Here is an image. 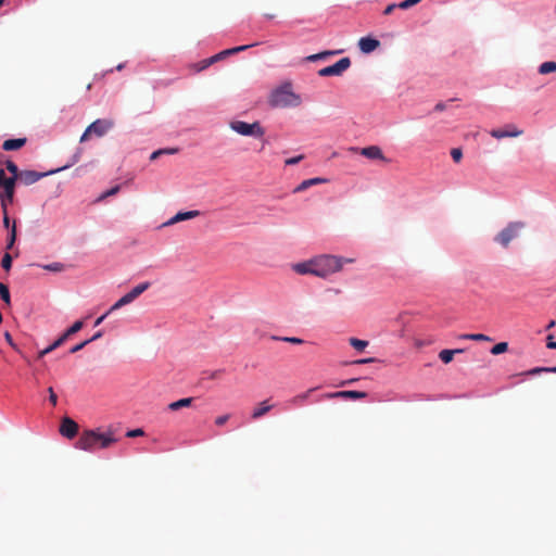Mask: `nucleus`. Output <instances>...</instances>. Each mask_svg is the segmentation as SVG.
Masks as SVG:
<instances>
[{"mask_svg": "<svg viewBox=\"0 0 556 556\" xmlns=\"http://www.w3.org/2000/svg\"><path fill=\"white\" fill-rule=\"evenodd\" d=\"M451 156L453 159V161L455 163H459L462 161V157H463V152H462V149L459 148H454L451 150Z\"/></svg>", "mask_w": 556, "mask_h": 556, "instance_id": "obj_37", "label": "nucleus"}, {"mask_svg": "<svg viewBox=\"0 0 556 556\" xmlns=\"http://www.w3.org/2000/svg\"><path fill=\"white\" fill-rule=\"evenodd\" d=\"M371 362H374V358L359 359V361H356L355 363L356 364H366V363H371Z\"/></svg>", "mask_w": 556, "mask_h": 556, "instance_id": "obj_63", "label": "nucleus"}, {"mask_svg": "<svg viewBox=\"0 0 556 556\" xmlns=\"http://www.w3.org/2000/svg\"><path fill=\"white\" fill-rule=\"evenodd\" d=\"M112 312H110V309L101 315L99 318H97V320L94 321V326L98 327L99 325H101L103 323V320L108 317L109 314H111Z\"/></svg>", "mask_w": 556, "mask_h": 556, "instance_id": "obj_53", "label": "nucleus"}, {"mask_svg": "<svg viewBox=\"0 0 556 556\" xmlns=\"http://www.w3.org/2000/svg\"><path fill=\"white\" fill-rule=\"evenodd\" d=\"M42 268L46 270H49V271L59 273V271H63L65 269V265L60 262H54L51 264L43 265Z\"/></svg>", "mask_w": 556, "mask_h": 556, "instance_id": "obj_28", "label": "nucleus"}, {"mask_svg": "<svg viewBox=\"0 0 556 556\" xmlns=\"http://www.w3.org/2000/svg\"><path fill=\"white\" fill-rule=\"evenodd\" d=\"M508 349V344L507 342H500L497 344H495L492 349H491V353L494 354V355H498V354H502L504 352H506Z\"/></svg>", "mask_w": 556, "mask_h": 556, "instance_id": "obj_32", "label": "nucleus"}, {"mask_svg": "<svg viewBox=\"0 0 556 556\" xmlns=\"http://www.w3.org/2000/svg\"><path fill=\"white\" fill-rule=\"evenodd\" d=\"M17 184V179L10 176L8 177L5 174V170L3 168H0V189H15Z\"/></svg>", "mask_w": 556, "mask_h": 556, "instance_id": "obj_16", "label": "nucleus"}, {"mask_svg": "<svg viewBox=\"0 0 556 556\" xmlns=\"http://www.w3.org/2000/svg\"><path fill=\"white\" fill-rule=\"evenodd\" d=\"M523 228L525 224L521 222L510 223L497 236L494 237V241L500 243L503 248H507L511 240L519 237Z\"/></svg>", "mask_w": 556, "mask_h": 556, "instance_id": "obj_5", "label": "nucleus"}, {"mask_svg": "<svg viewBox=\"0 0 556 556\" xmlns=\"http://www.w3.org/2000/svg\"><path fill=\"white\" fill-rule=\"evenodd\" d=\"M273 340H276V341H283V342H288V343H292V344H302L304 343V341L300 338H296V337H277V336H274L271 337Z\"/></svg>", "mask_w": 556, "mask_h": 556, "instance_id": "obj_29", "label": "nucleus"}, {"mask_svg": "<svg viewBox=\"0 0 556 556\" xmlns=\"http://www.w3.org/2000/svg\"><path fill=\"white\" fill-rule=\"evenodd\" d=\"M116 441L111 429L105 433H101L98 430H85L79 435L76 447L91 452L96 448H106Z\"/></svg>", "mask_w": 556, "mask_h": 556, "instance_id": "obj_1", "label": "nucleus"}, {"mask_svg": "<svg viewBox=\"0 0 556 556\" xmlns=\"http://www.w3.org/2000/svg\"><path fill=\"white\" fill-rule=\"evenodd\" d=\"M396 8H399V4L396 3H392V4H389L384 11H383V14L384 15H390Z\"/></svg>", "mask_w": 556, "mask_h": 556, "instance_id": "obj_51", "label": "nucleus"}, {"mask_svg": "<svg viewBox=\"0 0 556 556\" xmlns=\"http://www.w3.org/2000/svg\"><path fill=\"white\" fill-rule=\"evenodd\" d=\"M3 213V225L5 228H10V218H9V214H8V211H2Z\"/></svg>", "mask_w": 556, "mask_h": 556, "instance_id": "obj_54", "label": "nucleus"}, {"mask_svg": "<svg viewBox=\"0 0 556 556\" xmlns=\"http://www.w3.org/2000/svg\"><path fill=\"white\" fill-rule=\"evenodd\" d=\"M523 134V130L519 129L514 124H507L503 128L493 129L490 135L496 139H503L508 137H519Z\"/></svg>", "mask_w": 556, "mask_h": 556, "instance_id": "obj_9", "label": "nucleus"}, {"mask_svg": "<svg viewBox=\"0 0 556 556\" xmlns=\"http://www.w3.org/2000/svg\"><path fill=\"white\" fill-rule=\"evenodd\" d=\"M150 287V282H142L132 288L128 293L123 295L118 301H116L110 308V312H114L119 309L121 307L130 304L134 302L139 295H141L146 290Z\"/></svg>", "mask_w": 556, "mask_h": 556, "instance_id": "obj_7", "label": "nucleus"}, {"mask_svg": "<svg viewBox=\"0 0 556 556\" xmlns=\"http://www.w3.org/2000/svg\"><path fill=\"white\" fill-rule=\"evenodd\" d=\"M303 159H304V155H302V154L301 155H296V156L287 159L285 161V164L286 165H295V164L300 163Z\"/></svg>", "mask_w": 556, "mask_h": 556, "instance_id": "obj_42", "label": "nucleus"}, {"mask_svg": "<svg viewBox=\"0 0 556 556\" xmlns=\"http://www.w3.org/2000/svg\"><path fill=\"white\" fill-rule=\"evenodd\" d=\"M84 327V321L83 320H77L75 321L66 331H67V334H75L76 332L80 331Z\"/></svg>", "mask_w": 556, "mask_h": 556, "instance_id": "obj_35", "label": "nucleus"}, {"mask_svg": "<svg viewBox=\"0 0 556 556\" xmlns=\"http://www.w3.org/2000/svg\"><path fill=\"white\" fill-rule=\"evenodd\" d=\"M224 53H226L227 55H231V54H236L237 50H236V48H230V49L224 50Z\"/></svg>", "mask_w": 556, "mask_h": 556, "instance_id": "obj_61", "label": "nucleus"}, {"mask_svg": "<svg viewBox=\"0 0 556 556\" xmlns=\"http://www.w3.org/2000/svg\"><path fill=\"white\" fill-rule=\"evenodd\" d=\"M421 0H404L401 3H399V8L406 10L412 8L413 5L419 3Z\"/></svg>", "mask_w": 556, "mask_h": 556, "instance_id": "obj_39", "label": "nucleus"}, {"mask_svg": "<svg viewBox=\"0 0 556 556\" xmlns=\"http://www.w3.org/2000/svg\"><path fill=\"white\" fill-rule=\"evenodd\" d=\"M121 187L119 186H115L111 189H109L108 191L103 192L100 197H99V200H103L108 197H111V195H114L116 194L118 191H119Z\"/></svg>", "mask_w": 556, "mask_h": 556, "instance_id": "obj_38", "label": "nucleus"}, {"mask_svg": "<svg viewBox=\"0 0 556 556\" xmlns=\"http://www.w3.org/2000/svg\"><path fill=\"white\" fill-rule=\"evenodd\" d=\"M352 258H343L334 255H319L313 258L314 276L326 278L329 275L340 271L344 263H352Z\"/></svg>", "mask_w": 556, "mask_h": 556, "instance_id": "obj_2", "label": "nucleus"}, {"mask_svg": "<svg viewBox=\"0 0 556 556\" xmlns=\"http://www.w3.org/2000/svg\"><path fill=\"white\" fill-rule=\"evenodd\" d=\"M162 154H163V151H161V150L154 151V152L151 154L150 160H152V161H153V160H156V159H157L160 155H162Z\"/></svg>", "mask_w": 556, "mask_h": 556, "instance_id": "obj_59", "label": "nucleus"}, {"mask_svg": "<svg viewBox=\"0 0 556 556\" xmlns=\"http://www.w3.org/2000/svg\"><path fill=\"white\" fill-rule=\"evenodd\" d=\"M328 291H329V292H332V293H333V294H336V295L341 294V290H340V289H338V288H332V289H329Z\"/></svg>", "mask_w": 556, "mask_h": 556, "instance_id": "obj_64", "label": "nucleus"}, {"mask_svg": "<svg viewBox=\"0 0 556 556\" xmlns=\"http://www.w3.org/2000/svg\"><path fill=\"white\" fill-rule=\"evenodd\" d=\"M55 349H58V346H54V342L52 344H50L48 348L43 349L42 351H40L37 355V358L40 359L42 358L45 355L51 353L52 351H54Z\"/></svg>", "mask_w": 556, "mask_h": 556, "instance_id": "obj_40", "label": "nucleus"}, {"mask_svg": "<svg viewBox=\"0 0 556 556\" xmlns=\"http://www.w3.org/2000/svg\"><path fill=\"white\" fill-rule=\"evenodd\" d=\"M163 151V154H174L178 152V149H161Z\"/></svg>", "mask_w": 556, "mask_h": 556, "instance_id": "obj_60", "label": "nucleus"}, {"mask_svg": "<svg viewBox=\"0 0 556 556\" xmlns=\"http://www.w3.org/2000/svg\"><path fill=\"white\" fill-rule=\"evenodd\" d=\"M257 43H252V45H244V46H238V47H235L236 50H237V53L241 52V51H245L248 50L249 48L251 47H254L256 46Z\"/></svg>", "mask_w": 556, "mask_h": 556, "instance_id": "obj_55", "label": "nucleus"}, {"mask_svg": "<svg viewBox=\"0 0 556 556\" xmlns=\"http://www.w3.org/2000/svg\"><path fill=\"white\" fill-rule=\"evenodd\" d=\"M349 342L355 350L359 352L364 351L368 346V341L357 338H350Z\"/></svg>", "mask_w": 556, "mask_h": 556, "instance_id": "obj_26", "label": "nucleus"}, {"mask_svg": "<svg viewBox=\"0 0 556 556\" xmlns=\"http://www.w3.org/2000/svg\"><path fill=\"white\" fill-rule=\"evenodd\" d=\"M193 400H194L193 397H185V399H180L178 401L172 402L170 404H168V409L175 412V410H178L184 407H189V406H191Z\"/></svg>", "mask_w": 556, "mask_h": 556, "instance_id": "obj_22", "label": "nucleus"}, {"mask_svg": "<svg viewBox=\"0 0 556 556\" xmlns=\"http://www.w3.org/2000/svg\"><path fill=\"white\" fill-rule=\"evenodd\" d=\"M0 296L5 304L10 305V291L8 286L4 285L3 282H0Z\"/></svg>", "mask_w": 556, "mask_h": 556, "instance_id": "obj_30", "label": "nucleus"}, {"mask_svg": "<svg viewBox=\"0 0 556 556\" xmlns=\"http://www.w3.org/2000/svg\"><path fill=\"white\" fill-rule=\"evenodd\" d=\"M351 66V60L349 58H342L334 64L326 66L318 71V75L321 77L326 76H340Z\"/></svg>", "mask_w": 556, "mask_h": 556, "instance_id": "obj_8", "label": "nucleus"}, {"mask_svg": "<svg viewBox=\"0 0 556 556\" xmlns=\"http://www.w3.org/2000/svg\"><path fill=\"white\" fill-rule=\"evenodd\" d=\"M5 168L11 173V176L18 179V176L22 170L18 169L17 165L12 161L5 162Z\"/></svg>", "mask_w": 556, "mask_h": 556, "instance_id": "obj_27", "label": "nucleus"}, {"mask_svg": "<svg viewBox=\"0 0 556 556\" xmlns=\"http://www.w3.org/2000/svg\"><path fill=\"white\" fill-rule=\"evenodd\" d=\"M325 396L328 399L362 400L367 396V393L363 392V391L349 390V391H338V392L329 393V394H326Z\"/></svg>", "mask_w": 556, "mask_h": 556, "instance_id": "obj_12", "label": "nucleus"}, {"mask_svg": "<svg viewBox=\"0 0 556 556\" xmlns=\"http://www.w3.org/2000/svg\"><path fill=\"white\" fill-rule=\"evenodd\" d=\"M26 138L8 139L2 143L4 151H14L23 148L26 144Z\"/></svg>", "mask_w": 556, "mask_h": 556, "instance_id": "obj_18", "label": "nucleus"}, {"mask_svg": "<svg viewBox=\"0 0 556 556\" xmlns=\"http://www.w3.org/2000/svg\"><path fill=\"white\" fill-rule=\"evenodd\" d=\"M70 337L71 334H67V331H65L59 339L54 341V346H61Z\"/></svg>", "mask_w": 556, "mask_h": 556, "instance_id": "obj_45", "label": "nucleus"}, {"mask_svg": "<svg viewBox=\"0 0 556 556\" xmlns=\"http://www.w3.org/2000/svg\"><path fill=\"white\" fill-rule=\"evenodd\" d=\"M228 56L226 53H224V51L213 55L212 58L207 59V63H214L216 61H219L224 58Z\"/></svg>", "mask_w": 556, "mask_h": 556, "instance_id": "obj_47", "label": "nucleus"}, {"mask_svg": "<svg viewBox=\"0 0 556 556\" xmlns=\"http://www.w3.org/2000/svg\"><path fill=\"white\" fill-rule=\"evenodd\" d=\"M78 431V425L70 417H64L60 427V432L67 439H73Z\"/></svg>", "mask_w": 556, "mask_h": 556, "instance_id": "obj_11", "label": "nucleus"}, {"mask_svg": "<svg viewBox=\"0 0 556 556\" xmlns=\"http://www.w3.org/2000/svg\"><path fill=\"white\" fill-rule=\"evenodd\" d=\"M48 392H49V401L51 402V404L53 406H55L56 403H58L56 394L54 393V391H53V389L51 387L48 389Z\"/></svg>", "mask_w": 556, "mask_h": 556, "instance_id": "obj_49", "label": "nucleus"}, {"mask_svg": "<svg viewBox=\"0 0 556 556\" xmlns=\"http://www.w3.org/2000/svg\"><path fill=\"white\" fill-rule=\"evenodd\" d=\"M340 51H323V52H319V53H316V54H312V55H308L306 58V61L308 62H315L317 60H323V59H326L330 55H333V54H337L339 53Z\"/></svg>", "mask_w": 556, "mask_h": 556, "instance_id": "obj_25", "label": "nucleus"}, {"mask_svg": "<svg viewBox=\"0 0 556 556\" xmlns=\"http://www.w3.org/2000/svg\"><path fill=\"white\" fill-rule=\"evenodd\" d=\"M70 337L71 334H67V331H65L59 339L54 341V346H61Z\"/></svg>", "mask_w": 556, "mask_h": 556, "instance_id": "obj_44", "label": "nucleus"}, {"mask_svg": "<svg viewBox=\"0 0 556 556\" xmlns=\"http://www.w3.org/2000/svg\"><path fill=\"white\" fill-rule=\"evenodd\" d=\"M15 240H16V224L14 222L12 227H11V229H10V235H9V238H8V243H7V249L8 250L12 249V247L15 243Z\"/></svg>", "mask_w": 556, "mask_h": 556, "instance_id": "obj_31", "label": "nucleus"}, {"mask_svg": "<svg viewBox=\"0 0 556 556\" xmlns=\"http://www.w3.org/2000/svg\"><path fill=\"white\" fill-rule=\"evenodd\" d=\"M230 415L226 414V415H222V416H218L216 419H215V424L217 426H223L225 425L228 419H229Z\"/></svg>", "mask_w": 556, "mask_h": 556, "instance_id": "obj_48", "label": "nucleus"}, {"mask_svg": "<svg viewBox=\"0 0 556 556\" xmlns=\"http://www.w3.org/2000/svg\"><path fill=\"white\" fill-rule=\"evenodd\" d=\"M143 430L138 428V429H134V430H129L126 435L128 438H136V437H140V435H143Z\"/></svg>", "mask_w": 556, "mask_h": 556, "instance_id": "obj_46", "label": "nucleus"}, {"mask_svg": "<svg viewBox=\"0 0 556 556\" xmlns=\"http://www.w3.org/2000/svg\"><path fill=\"white\" fill-rule=\"evenodd\" d=\"M459 339H470V340H477V341H485L486 336L483 333H465L459 336Z\"/></svg>", "mask_w": 556, "mask_h": 556, "instance_id": "obj_34", "label": "nucleus"}, {"mask_svg": "<svg viewBox=\"0 0 556 556\" xmlns=\"http://www.w3.org/2000/svg\"><path fill=\"white\" fill-rule=\"evenodd\" d=\"M464 350L462 349H455V350H442L440 353H439V357L440 359L444 363V364H448L453 361V357L455 354H458V353H463Z\"/></svg>", "mask_w": 556, "mask_h": 556, "instance_id": "obj_23", "label": "nucleus"}, {"mask_svg": "<svg viewBox=\"0 0 556 556\" xmlns=\"http://www.w3.org/2000/svg\"><path fill=\"white\" fill-rule=\"evenodd\" d=\"M102 337V331H98L96 334L92 336V338H90L89 340L94 341V340H98Z\"/></svg>", "mask_w": 556, "mask_h": 556, "instance_id": "obj_62", "label": "nucleus"}, {"mask_svg": "<svg viewBox=\"0 0 556 556\" xmlns=\"http://www.w3.org/2000/svg\"><path fill=\"white\" fill-rule=\"evenodd\" d=\"M445 108H446L445 103L439 102V103L435 104L434 111L435 112H441V111L445 110Z\"/></svg>", "mask_w": 556, "mask_h": 556, "instance_id": "obj_58", "label": "nucleus"}, {"mask_svg": "<svg viewBox=\"0 0 556 556\" xmlns=\"http://www.w3.org/2000/svg\"><path fill=\"white\" fill-rule=\"evenodd\" d=\"M4 338L7 340V342L15 350H17L16 345L14 344L13 340H12V337L9 332H5L4 333Z\"/></svg>", "mask_w": 556, "mask_h": 556, "instance_id": "obj_57", "label": "nucleus"}, {"mask_svg": "<svg viewBox=\"0 0 556 556\" xmlns=\"http://www.w3.org/2000/svg\"><path fill=\"white\" fill-rule=\"evenodd\" d=\"M15 189H4L0 193L2 211H8V205L14 201Z\"/></svg>", "mask_w": 556, "mask_h": 556, "instance_id": "obj_19", "label": "nucleus"}, {"mask_svg": "<svg viewBox=\"0 0 556 556\" xmlns=\"http://www.w3.org/2000/svg\"><path fill=\"white\" fill-rule=\"evenodd\" d=\"M380 46L379 40L370 38V37H363L358 41V47L362 52L364 53H370L374 50H376Z\"/></svg>", "mask_w": 556, "mask_h": 556, "instance_id": "obj_14", "label": "nucleus"}, {"mask_svg": "<svg viewBox=\"0 0 556 556\" xmlns=\"http://www.w3.org/2000/svg\"><path fill=\"white\" fill-rule=\"evenodd\" d=\"M199 214H200L199 211L179 212L175 216H173L169 220H167L164 224V226H169V225H174L179 222L194 218V217L199 216Z\"/></svg>", "mask_w": 556, "mask_h": 556, "instance_id": "obj_15", "label": "nucleus"}, {"mask_svg": "<svg viewBox=\"0 0 556 556\" xmlns=\"http://www.w3.org/2000/svg\"><path fill=\"white\" fill-rule=\"evenodd\" d=\"M326 182H328V179L320 178V177H315V178L306 179V180H303L298 187H295L294 192L295 193L302 192V191L308 189L312 186H316V185H320V184H326Z\"/></svg>", "mask_w": 556, "mask_h": 556, "instance_id": "obj_17", "label": "nucleus"}, {"mask_svg": "<svg viewBox=\"0 0 556 556\" xmlns=\"http://www.w3.org/2000/svg\"><path fill=\"white\" fill-rule=\"evenodd\" d=\"M257 43H252V45H244V46H238V47H235L236 50H237V53L241 52V51H245L248 50L249 48L251 47H254L256 46Z\"/></svg>", "mask_w": 556, "mask_h": 556, "instance_id": "obj_56", "label": "nucleus"}, {"mask_svg": "<svg viewBox=\"0 0 556 556\" xmlns=\"http://www.w3.org/2000/svg\"><path fill=\"white\" fill-rule=\"evenodd\" d=\"M229 127L237 134L245 137L262 138L265 135V129L260 122L249 124L243 121H232Z\"/></svg>", "mask_w": 556, "mask_h": 556, "instance_id": "obj_4", "label": "nucleus"}, {"mask_svg": "<svg viewBox=\"0 0 556 556\" xmlns=\"http://www.w3.org/2000/svg\"><path fill=\"white\" fill-rule=\"evenodd\" d=\"M554 72H556V62L554 61L544 62L539 66V73L541 75H546Z\"/></svg>", "mask_w": 556, "mask_h": 556, "instance_id": "obj_24", "label": "nucleus"}, {"mask_svg": "<svg viewBox=\"0 0 556 556\" xmlns=\"http://www.w3.org/2000/svg\"><path fill=\"white\" fill-rule=\"evenodd\" d=\"M539 372H556V366L555 367H535L533 369L528 370L527 375H536Z\"/></svg>", "mask_w": 556, "mask_h": 556, "instance_id": "obj_33", "label": "nucleus"}, {"mask_svg": "<svg viewBox=\"0 0 556 556\" xmlns=\"http://www.w3.org/2000/svg\"><path fill=\"white\" fill-rule=\"evenodd\" d=\"M293 269L300 275H307V274L314 275L315 269L313 266V258L307 262L295 264L293 266Z\"/></svg>", "mask_w": 556, "mask_h": 556, "instance_id": "obj_20", "label": "nucleus"}, {"mask_svg": "<svg viewBox=\"0 0 556 556\" xmlns=\"http://www.w3.org/2000/svg\"><path fill=\"white\" fill-rule=\"evenodd\" d=\"M547 342H546V346L548 349H552V350H556V342L553 340V336L549 334L547 338H546Z\"/></svg>", "mask_w": 556, "mask_h": 556, "instance_id": "obj_52", "label": "nucleus"}, {"mask_svg": "<svg viewBox=\"0 0 556 556\" xmlns=\"http://www.w3.org/2000/svg\"><path fill=\"white\" fill-rule=\"evenodd\" d=\"M271 408L273 406L268 404V401H263L257 405V407L254 408L252 413V418L258 419L265 414H267Z\"/></svg>", "mask_w": 556, "mask_h": 556, "instance_id": "obj_21", "label": "nucleus"}, {"mask_svg": "<svg viewBox=\"0 0 556 556\" xmlns=\"http://www.w3.org/2000/svg\"><path fill=\"white\" fill-rule=\"evenodd\" d=\"M114 126L112 119H97L91 123L80 137V142L87 141L92 135L97 137L104 136Z\"/></svg>", "mask_w": 556, "mask_h": 556, "instance_id": "obj_6", "label": "nucleus"}, {"mask_svg": "<svg viewBox=\"0 0 556 556\" xmlns=\"http://www.w3.org/2000/svg\"><path fill=\"white\" fill-rule=\"evenodd\" d=\"M313 390H314V389H309V390H308V391H306L305 393H302V394H300V395L295 396V397L293 399V401H294L295 403H296V402H299V401H305V400L308 397L309 393H311Z\"/></svg>", "mask_w": 556, "mask_h": 556, "instance_id": "obj_50", "label": "nucleus"}, {"mask_svg": "<svg viewBox=\"0 0 556 556\" xmlns=\"http://www.w3.org/2000/svg\"><path fill=\"white\" fill-rule=\"evenodd\" d=\"M91 342V340H86V341H83L76 345H74L71 350H70V353L74 354V353H77L78 351L83 350L87 344H89Z\"/></svg>", "mask_w": 556, "mask_h": 556, "instance_id": "obj_41", "label": "nucleus"}, {"mask_svg": "<svg viewBox=\"0 0 556 556\" xmlns=\"http://www.w3.org/2000/svg\"><path fill=\"white\" fill-rule=\"evenodd\" d=\"M269 103L275 108H290L300 105L301 99L291 90L290 85H286L271 92Z\"/></svg>", "mask_w": 556, "mask_h": 556, "instance_id": "obj_3", "label": "nucleus"}, {"mask_svg": "<svg viewBox=\"0 0 556 556\" xmlns=\"http://www.w3.org/2000/svg\"><path fill=\"white\" fill-rule=\"evenodd\" d=\"M359 153L370 160H381L383 162H389V160L383 155L382 150L378 146H369L359 149Z\"/></svg>", "mask_w": 556, "mask_h": 556, "instance_id": "obj_13", "label": "nucleus"}, {"mask_svg": "<svg viewBox=\"0 0 556 556\" xmlns=\"http://www.w3.org/2000/svg\"><path fill=\"white\" fill-rule=\"evenodd\" d=\"M53 173H54V170H51L48 173H39L36 170H29V169L22 170L18 176L17 182L23 184L25 186H30V185L37 182L38 180H40L42 177H45L49 174H53Z\"/></svg>", "mask_w": 556, "mask_h": 556, "instance_id": "obj_10", "label": "nucleus"}, {"mask_svg": "<svg viewBox=\"0 0 556 556\" xmlns=\"http://www.w3.org/2000/svg\"><path fill=\"white\" fill-rule=\"evenodd\" d=\"M1 266L3 269L9 270L12 266V257L9 253H5L1 261Z\"/></svg>", "mask_w": 556, "mask_h": 556, "instance_id": "obj_36", "label": "nucleus"}, {"mask_svg": "<svg viewBox=\"0 0 556 556\" xmlns=\"http://www.w3.org/2000/svg\"><path fill=\"white\" fill-rule=\"evenodd\" d=\"M70 337L71 334H67V331H65L59 339L54 341V346H61Z\"/></svg>", "mask_w": 556, "mask_h": 556, "instance_id": "obj_43", "label": "nucleus"}]
</instances>
